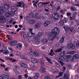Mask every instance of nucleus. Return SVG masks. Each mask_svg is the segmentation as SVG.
I'll list each match as a JSON object with an SVG mask.
<instances>
[{
  "instance_id": "obj_1",
  "label": "nucleus",
  "mask_w": 79,
  "mask_h": 79,
  "mask_svg": "<svg viewBox=\"0 0 79 79\" xmlns=\"http://www.w3.org/2000/svg\"><path fill=\"white\" fill-rule=\"evenodd\" d=\"M56 31L57 32H60L59 28H58V27H56L52 30L50 35V33H48V35H48V36L49 35L48 37V39L49 41H52V40H54L55 38H56V35H57Z\"/></svg>"
},
{
  "instance_id": "obj_2",
  "label": "nucleus",
  "mask_w": 79,
  "mask_h": 79,
  "mask_svg": "<svg viewBox=\"0 0 79 79\" xmlns=\"http://www.w3.org/2000/svg\"><path fill=\"white\" fill-rule=\"evenodd\" d=\"M43 35H44V33L40 32L37 34V37L34 36L33 37V39L35 42L37 44L40 43V41L39 38H40V37H41Z\"/></svg>"
},
{
  "instance_id": "obj_3",
  "label": "nucleus",
  "mask_w": 79,
  "mask_h": 79,
  "mask_svg": "<svg viewBox=\"0 0 79 79\" xmlns=\"http://www.w3.org/2000/svg\"><path fill=\"white\" fill-rule=\"evenodd\" d=\"M11 13L12 14V15H16L18 12V9L16 7L14 6H12L11 8Z\"/></svg>"
},
{
  "instance_id": "obj_4",
  "label": "nucleus",
  "mask_w": 79,
  "mask_h": 79,
  "mask_svg": "<svg viewBox=\"0 0 79 79\" xmlns=\"http://www.w3.org/2000/svg\"><path fill=\"white\" fill-rule=\"evenodd\" d=\"M52 17L55 20H59L60 19V16L56 12L54 13L53 14Z\"/></svg>"
},
{
  "instance_id": "obj_5",
  "label": "nucleus",
  "mask_w": 79,
  "mask_h": 79,
  "mask_svg": "<svg viewBox=\"0 0 79 79\" xmlns=\"http://www.w3.org/2000/svg\"><path fill=\"white\" fill-rule=\"evenodd\" d=\"M67 47L69 49H72V50H74L75 48V46L74 44L70 43H69L67 45Z\"/></svg>"
},
{
  "instance_id": "obj_6",
  "label": "nucleus",
  "mask_w": 79,
  "mask_h": 79,
  "mask_svg": "<svg viewBox=\"0 0 79 79\" xmlns=\"http://www.w3.org/2000/svg\"><path fill=\"white\" fill-rule=\"evenodd\" d=\"M18 4L19 5H17V7H23V8H24L25 7L24 3L23 2H18Z\"/></svg>"
},
{
  "instance_id": "obj_7",
  "label": "nucleus",
  "mask_w": 79,
  "mask_h": 79,
  "mask_svg": "<svg viewBox=\"0 0 79 79\" xmlns=\"http://www.w3.org/2000/svg\"><path fill=\"white\" fill-rule=\"evenodd\" d=\"M35 18H36V19H40L42 18V17L38 13L36 12L35 14Z\"/></svg>"
},
{
  "instance_id": "obj_8",
  "label": "nucleus",
  "mask_w": 79,
  "mask_h": 79,
  "mask_svg": "<svg viewBox=\"0 0 79 79\" xmlns=\"http://www.w3.org/2000/svg\"><path fill=\"white\" fill-rule=\"evenodd\" d=\"M50 3V2H40L39 3L38 5V6H39V7H40V8H41V7H42V6H43V5H47V4H48V3Z\"/></svg>"
},
{
  "instance_id": "obj_9",
  "label": "nucleus",
  "mask_w": 79,
  "mask_h": 79,
  "mask_svg": "<svg viewBox=\"0 0 79 79\" xmlns=\"http://www.w3.org/2000/svg\"><path fill=\"white\" fill-rule=\"evenodd\" d=\"M35 76L32 77V78L34 79H37L39 77V74L37 73H33Z\"/></svg>"
},
{
  "instance_id": "obj_10",
  "label": "nucleus",
  "mask_w": 79,
  "mask_h": 79,
  "mask_svg": "<svg viewBox=\"0 0 79 79\" xmlns=\"http://www.w3.org/2000/svg\"><path fill=\"white\" fill-rule=\"evenodd\" d=\"M31 61L32 63H35L39 62V60L38 59L34 58H31Z\"/></svg>"
},
{
  "instance_id": "obj_11",
  "label": "nucleus",
  "mask_w": 79,
  "mask_h": 79,
  "mask_svg": "<svg viewBox=\"0 0 79 79\" xmlns=\"http://www.w3.org/2000/svg\"><path fill=\"white\" fill-rule=\"evenodd\" d=\"M36 68L35 67L34 65H33L32 64H31V65L30 67L28 68V69L29 70H31V71H35Z\"/></svg>"
},
{
  "instance_id": "obj_12",
  "label": "nucleus",
  "mask_w": 79,
  "mask_h": 79,
  "mask_svg": "<svg viewBox=\"0 0 79 79\" xmlns=\"http://www.w3.org/2000/svg\"><path fill=\"white\" fill-rule=\"evenodd\" d=\"M12 13H11V12H7V13H6L5 14V16H6V17H7V18H8V17H10V16H13Z\"/></svg>"
},
{
  "instance_id": "obj_13",
  "label": "nucleus",
  "mask_w": 79,
  "mask_h": 79,
  "mask_svg": "<svg viewBox=\"0 0 79 79\" xmlns=\"http://www.w3.org/2000/svg\"><path fill=\"white\" fill-rule=\"evenodd\" d=\"M69 75L66 73H64L63 77L60 78V79H69Z\"/></svg>"
},
{
  "instance_id": "obj_14",
  "label": "nucleus",
  "mask_w": 79,
  "mask_h": 79,
  "mask_svg": "<svg viewBox=\"0 0 79 79\" xmlns=\"http://www.w3.org/2000/svg\"><path fill=\"white\" fill-rule=\"evenodd\" d=\"M41 27V23H37L35 24V25L34 26V28H37Z\"/></svg>"
},
{
  "instance_id": "obj_15",
  "label": "nucleus",
  "mask_w": 79,
  "mask_h": 79,
  "mask_svg": "<svg viewBox=\"0 0 79 79\" xmlns=\"http://www.w3.org/2000/svg\"><path fill=\"white\" fill-rule=\"evenodd\" d=\"M28 23L30 24H31V25H33L35 23V20L33 19L30 20Z\"/></svg>"
},
{
  "instance_id": "obj_16",
  "label": "nucleus",
  "mask_w": 79,
  "mask_h": 79,
  "mask_svg": "<svg viewBox=\"0 0 79 79\" xmlns=\"http://www.w3.org/2000/svg\"><path fill=\"white\" fill-rule=\"evenodd\" d=\"M6 20V18L4 16H0V21L2 22H4Z\"/></svg>"
},
{
  "instance_id": "obj_17",
  "label": "nucleus",
  "mask_w": 79,
  "mask_h": 79,
  "mask_svg": "<svg viewBox=\"0 0 79 79\" xmlns=\"http://www.w3.org/2000/svg\"><path fill=\"white\" fill-rule=\"evenodd\" d=\"M23 45L21 44H18L16 46L18 50H21Z\"/></svg>"
},
{
  "instance_id": "obj_18",
  "label": "nucleus",
  "mask_w": 79,
  "mask_h": 79,
  "mask_svg": "<svg viewBox=\"0 0 79 79\" xmlns=\"http://www.w3.org/2000/svg\"><path fill=\"white\" fill-rule=\"evenodd\" d=\"M35 34V33H32V32L31 33V32H28L27 33V35L29 37H33V35H34Z\"/></svg>"
},
{
  "instance_id": "obj_19",
  "label": "nucleus",
  "mask_w": 79,
  "mask_h": 79,
  "mask_svg": "<svg viewBox=\"0 0 79 79\" xmlns=\"http://www.w3.org/2000/svg\"><path fill=\"white\" fill-rule=\"evenodd\" d=\"M4 11V7L3 6L0 7V15L3 13Z\"/></svg>"
},
{
  "instance_id": "obj_20",
  "label": "nucleus",
  "mask_w": 79,
  "mask_h": 79,
  "mask_svg": "<svg viewBox=\"0 0 79 79\" xmlns=\"http://www.w3.org/2000/svg\"><path fill=\"white\" fill-rule=\"evenodd\" d=\"M41 42L43 44H46L48 42V40L45 38L44 39L41 40Z\"/></svg>"
},
{
  "instance_id": "obj_21",
  "label": "nucleus",
  "mask_w": 79,
  "mask_h": 79,
  "mask_svg": "<svg viewBox=\"0 0 79 79\" xmlns=\"http://www.w3.org/2000/svg\"><path fill=\"white\" fill-rule=\"evenodd\" d=\"M4 8L6 10H8L10 8V5L8 4H6L4 5Z\"/></svg>"
},
{
  "instance_id": "obj_22",
  "label": "nucleus",
  "mask_w": 79,
  "mask_h": 79,
  "mask_svg": "<svg viewBox=\"0 0 79 79\" xmlns=\"http://www.w3.org/2000/svg\"><path fill=\"white\" fill-rule=\"evenodd\" d=\"M2 77L3 79H9L10 78L9 76L5 74H2Z\"/></svg>"
},
{
  "instance_id": "obj_23",
  "label": "nucleus",
  "mask_w": 79,
  "mask_h": 79,
  "mask_svg": "<svg viewBox=\"0 0 79 79\" xmlns=\"http://www.w3.org/2000/svg\"><path fill=\"white\" fill-rule=\"evenodd\" d=\"M50 24H51V22H50L47 21L44 23V26H46V27H47V26H48V25Z\"/></svg>"
},
{
  "instance_id": "obj_24",
  "label": "nucleus",
  "mask_w": 79,
  "mask_h": 79,
  "mask_svg": "<svg viewBox=\"0 0 79 79\" xmlns=\"http://www.w3.org/2000/svg\"><path fill=\"white\" fill-rule=\"evenodd\" d=\"M34 55L35 56H38L40 55V54L36 51H35L34 52Z\"/></svg>"
},
{
  "instance_id": "obj_25",
  "label": "nucleus",
  "mask_w": 79,
  "mask_h": 79,
  "mask_svg": "<svg viewBox=\"0 0 79 79\" xmlns=\"http://www.w3.org/2000/svg\"><path fill=\"white\" fill-rule=\"evenodd\" d=\"M27 55L26 54H24L23 55L21 56L20 57L23 59H24V60H26L27 59L26 58H27Z\"/></svg>"
},
{
  "instance_id": "obj_26",
  "label": "nucleus",
  "mask_w": 79,
  "mask_h": 79,
  "mask_svg": "<svg viewBox=\"0 0 79 79\" xmlns=\"http://www.w3.org/2000/svg\"><path fill=\"white\" fill-rule=\"evenodd\" d=\"M40 71L44 73H46V69L44 68H42L40 69Z\"/></svg>"
},
{
  "instance_id": "obj_27",
  "label": "nucleus",
  "mask_w": 79,
  "mask_h": 79,
  "mask_svg": "<svg viewBox=\"0 0 79 79\" xmlns=\"http://www.w3.org/2000/svg\"><path fill=\"white\" fill-rule=\"evenodd\" d=\"M17 44V41H13L10 43V44L11 45H12V46L15 45H16V44Z\"/></svg>"
},
{
  "instance_id": "obj_28",
  "label": "nucleus",
  "mask_w": 79,
  "mask_h": 79,
  "mask_svg": "<svg viewBox=\"0 0 79 79\" xmlns=\"http://www.w3.org/2000/svg\"><path fill=\"white\" fill-rule=\"evenodd\" d=\"M23 37L24 38V39L26 40V41H29V38H27V35L26 34L23 35Z\"/></svg>"
},
{
  "instance_id": "obj_29",
  "label": "nucleus",
  "mask_w": 79,
  "mask_h": 79,
  "mask_svg": "<svg viewBox=\"0 0 79 79\" xmlns=\"http://www.w3.org/2000/svg\"><path fill=\"white\" fill-rule=\"evenodd\" d=\"M51 52L48 54L49 55H50L51 56H53V54H54V52H53V50L51 49L50 50Z\"/></svg>"
},
{
  "instance_id": "obj_30",
  "label": "nucleus",
  "mask_w": 79,
  "mask_h": 79,
  "mask_svg": "<svg viewBox=\"0 0 79 79\" xmlns=\"http://www.w3.org/2000/svg\"><path fill=\"white\" fill-rule=\"evenodd\" d=\"M65 37L64 36H63L60 40V43H63L64 42V38Z\"/></svg>"
},
{
  "instance_id": "obj_31",
  "label": "nucleus",
  "mask_w": 79,
  "mask_h": 79,
  "mask_svg": "<svg viewBox=\"0 0 79 79\" xmlns=\"http://www.w3.org/2000/svg\"><path fill=\"white\" fill-rule=\"evenodd\" d=\"M73 58L74 59L77 60V59H78V58H79V56L77 54H76L73 56Z\"/></svg>"
},
{
  "instance_id": "obj_32",
  "label": "nucleus",
  "mask_w": 79,
  "mask_h": 79,
  "mask_svg": "<svg viewBox=\"0 0 79 79\" xmlns=\"http://www.w3.org/2000/svg\"><path fill=\"white\" fill-rule=\"evenodd\" d=\"M59 60L61 61H63L64 60H65V59L63 57H60L59 58Z\"/></svg>"
},
{
  "instance_id": "obj_33",
  "label": "nucleus",
  "mask_w": 79,
  "mask_h": 79,
  "mask_svg": "<svg viewBox=\"0 0 79 79\" xmlns=\"http://www.w3.org/2000/svg\"><path fill=\"white\" fill-rule=\"evenodd\" d=\"M66 54V53L65 52V51H63V52H61L60 53V55L61 56H64Z\"/></svg>"
},
{
  "instance_id": "obj_34",
  "label": "nucleus",
  "mask_w": 79,
  "mask_h": 79,
  "mask_svg": "<svg viewBox=\"0 0 79 79\" xmlns=\"http://www.w3.org/2000/svg\"><path fill=\"white\" fill-rule=\"evenodd\" d=\"M63 72H60L59 73V76H56V77H61L63 76Z\"/></svg>"
},
{
  "instance_id": "obj_35",
  "label": "nucleus",
  "mask_w": 79,
  "mask_h": 79,
  "mask_svg": "<svg viewBox=\"0 0 79 79\" xmlns=\"http://www.w3.org/2000/svg\"><path fill=\"white\" fill-rule=\"evenodd\" d=\"M70 10L72 11H76V10L77 9H76V7L72 6L70 8Z\"/></svg>"
},
{
  "instance_id": "obj_36",
  "label": "nucleus",
  "mask_w": 79,
  "mask_h": 79,
  "mask_svg": "<svg viewBox=\"0 0 79 79\" xmlns=\"http://www.w3.org/2000/svg\"><path fill=\"white\" fill-rule=\"evenodd\" d=\"M40 64L41 65H42L44 64V62L42 58L40 59Z\"/></svg>"
},
{
  "instance_id": "obj_37",
  "label": "nucleus",
  "mask_w": 79,
  "mask_h": 79,
  "mask_svg": "<svg viewBox=\"0 0 79 79\" xmlns=\"http://www.w3.org/2000/svg\"><path fill=\"white\" fill-rule=\"evenodd\" d=\"M21 66H22V67H23V68H27V65L23 63L21 64Z\"/></svg>"
},
{
  "instance_id": "obj_38",
  "label": "nucleus",
  "mask_w": 79,
  "mask_h": 79,
  "mask_svg": "<svg viewBox=\"0 0 79 79\" xmlns=\"http://www.w3.org/2000/svg\"><path fill=\"white\" fill-rule=\"evenodd\" d=\"M66 57L67 58L68 60L69 59H71V58H73V56L71 55H68L66 56Z\"/></svg>"
},
{
  "instance_id": "obj_39",
  "label": "nucleus",
  "mask_w": 79,
  "mask_h": 79,
  "mask_svg": "<svg viewBox=\"0 0 79 79\" xmlns=\"http://www.w3.org/2000/svg\"><path fill=\"white\" fill-rule=\"evenodd\" d=\"M46 59L50 63L52 64V61H51V60L50 59L48 58L47 57H46Z\"/></svg>"
},
{
  "instance_id": "obj_40",
  "label": "nucleus",
  "mask_w": 79,
  "mask_h": 79,
  "mask_svg": "<svg viewBox=\"0 0 79 79\" xmlns=\"http://www.w3.org/2000/svg\"><path fill=\"white\" fill-rule=\"evenodd\" d=\"M69 29L70 31L72 32H75V30H74V28L73 27H70Z\"/></svg>"
},
{
  "instance_id": "obj_41",
  "label": "nucleus",
  "mask_w": 79,
  "mask_h": 79,
  "mask_svg": "<svg viewBox=\"0 0 79 79\" xmlns=\"http://www.w3.org/2000/svg\"><path fill=\"white\" fill-rule=\"evenodd\" d=\"M64 23V22H63V21H62L61 20L60 21L59 23V25H60V26H62V25H63V24Z\"/></svg>"
},
{
  "instance_id": "obj_42",
  "label": "nucleus",
  "mask_w": 79,
  "mask_h": 79,
  "mask_svg": "<svg viewBox=\"0 0 79 79\" xmlns=\"http://www.w3.org/2000/svg\"><path fill=\"white\" fill-rule=\"evenodd\" d=\"M68 19L66 18L64 19L63 20L64 23H67V21H68Z\"/></svg>"
},
{
  "instance_id": "obj_43",
  "label": "nucleus",
  "mask_w": 79,
  "mask_h": 79,
  "mask_svg": "<svg viewBox=\"0 0 79 79\" xmlns=\"http://www.w3.org/2000/svg\"><path fill=\"white\" fill-rule=\"evenodd\" d=\"M76 13H74L73 14L72 17L74 19H76Z\"/></svg>"
},
{
  "instance_id": "obj_44",
  "label": "nucleus",
  "mask_w": 79,
  "mask_h": 79,
  "mask_svg": "<svg viewBox=\"0 0 79 79\" xmlns=\"http://www.w3.org/2000/svg\"><path fill=\"white\" fill-rule=\"evenodd\" d=\"M18 79H22L23 78V76L22 75H19L18 76Z\"/></svg>"
},
{
  "instance_id": "obj_45",
  "label": "nucleus",
  "mask_w": 79,
  "mask_h": 79,
  "mask_svg": "<svg viewBox=\"0 0 79 79\" xmlns=\"http://www.w3.org/2000/svg\"><path fill=\"white\" fill-rule=\"evenodd\" d=\"M62 51V49L59 48L58 49L56 50H55L56 52H61Z\"/></svg>"
},
{
  "instance_id": "obj_46",
  "label": "nucleus",
  "mask_w": 79,
  "mask_h": 79,
  "mask_svg": "<svg viewBox=\"0 0 79 79\" xmlns=\"http://www.w3.org/2000/svg\"><path fill=\"white\" fill-rule=\"evenodd\" d=\"M14 72H15V73H16V74H19L18 72V71L15 68L14 69Z\"/></svg>"
},
{
  "instance_id": "obj_47",
  "label": "nucleus",
  "mask_w": 79,
  "mask_h": 79,
  "mask_svg": "<svg viewBox=\"0 0 79 79\" xmlns=\"http://www.w3.org/2000/svg\"><path fill=\"white\" fill-rule=\"evenodd\" d=\"M3 53L4 54H5V55H8V54H9V52H8V51L6 50L3 52Z\"/></svg>"
},
{
  "instance_id": "obj_48",
  "label": "nucleus",
  "mask_w": 79,
  "mask_h": 79,
  "mask_svg": "<svg viewBox=\"0 0 79 79\" xmlns=\"http://www.w3.org/2000/svg\"><path fill=\"white\" fill-rule=\"evenodd\" d=\"M63 28L64 29L65 31H69V29H68V28L67 27H63Z\"/></svg>"
},
{
  "instance_id": "obj_49",
  "label": "nucleus",
  "mask_w": 79,
  "mask_h": 79,
  "mask_svg": "<svg viewBox=\"0 0 79 79\" xmlns=\"http://www.w3.org/2000/svg\"><path fill=\"white\" fill-rule=\"evenodd\" d=\"M48 8L49 10H52L53 9V7H52L50 6H48Z\"/></svg>"
},
{
  "instance_id": "obj_50",
  "label": "nucleus",
  "mask_w": 79,
  "mask_h": 79,
  "mask_svg": "<svg viewBox=\"0 0 79 79\" xmlns=\"http://www.w3.org/2000/svg\"><path fill=\"white\" fill-rule=\"evenodd\" d=\"M44 79H50V78L49 76H46L45 77Z\"/></svg>"
},
{
  "instance_id": "obj_51",
  "label": "nucleus",
  "mask_w": 79,
  "mask_h": 79,
  "mask_svg": "<svg viewBox=\"0 0 79 79\" xmlns=\"http://www.w3.org/2000/svg\"><path fill=\"white\" fill-rule=\"evenodd\" d=\"M34 0L32 2L33 3H35V2L36 4H37V3L39 2V1L38 0Z\"/></svg>"
},
{
  "instance_id": "obj_52",
  "label": "nucleus",
  "mask_w": 79,
  "mask_h": 79,
  "mask_svg": "<svg viewBox=\"0 0 79 79\" xmlns=\"http://www.w3.org/2000/svg\"><path fill=\"white\" fill-rule=\"evenodd\" d=\"M28 53L29 54V55H33V53H34V52H33V51H30Z\"/></svg>"
},
{
  "instance_id": "obj_53",
  "label": "nucleus",
  "mask_w": 79,
  "mask_h": 79,
  "mask_svg": "<svg viewBox=\"0 0 79 79\" xmlns=\"http://www.w3.org/2000/svg\"><path fill=\"white\" fill-rule=\"evenodd\" d=\"M74 53H75V52L74 51H71L69 52V54H73Z\"/></svg>"
},
{
  "instance_id": "obj_54",
  "label": "nucleus",
  "mask_w": 79,
  "mask_h": 79,
  "mask_svg": "<svg viewBox=\"0 0 79 79\" xmlns=\"http://www.w3.org/2000/svg\"><path fill=\"white\" fill-rule=\"evenodd\" d=\"M5 59L6 60H9L10 59V58L9 57H5Z\"/></svg>"
},
{
  "instance_id": "obj_55",
  "label": "nucleus",
  "mask_w": 79,
  "mask_h": 79,
  "mask_svg": "<svg viewBox=\"0 0 79 79\" xmlns=\"http://www.w3.org/2000/svg\"><path fill=\"white\" fill-rule=\"evenodd\" d=\"M77 47H79V41H78L77 43L76 44Z\"/></svg>"
},
{
  "instance_id": "obj_56",
  "label": "nucleus",
  "mask_w": 79,
  "mask_h": 79,
  "mask_svg": "<svg viewBox=\"0 0 79 79\" xmlns=\"http://www.w3.org/2000/svg\"><path fill=\"white\" fill-rule=\"evenodd\" d=\"M61 43H59L57 45V47H61Z\"/></svg>"
},
{
  "instance_id": "obj_57",
  "label": "nucleus",
  "mask_w": 79,
  "mask_h": 79,
  "mask_svg": "<svg viewBox=\"0 0 79 79\" xmlns=\"http://www.w3.org/2000/svg\"><path fill=\"white\" fill-rule=\"evenodd\" d=\"M16 55L17 56H20V53L19 52H17Z\"/></svg>"
},
{
  "instance_id": "obj_58",
  "label": "nucleus",
  "mask_w": 79,
  "mask_h": 79,
  "mask_svg": "<svg viewBox=\"0 0 79 79\" xmlns=\"http://www.w3.org/2000/svg\"><path fill=\"white\" fill-rule=\"evenodd\" d=\"M8 37L9 39V40H12V37L10 35H8Z\"/></svg>"
},
{
  "instance_id": "obj_59",
  "label": "nucleus",
  "mask_w": 79,
  "mask_h": 79,
  "mask_svg": "<svg viewBox=\"0 0 79 79\" xmlns=\"http://www.w3.org/2000/svg\"><path fill=\"white\" fill-rule=\"evenodd\" d=\"M55 65L56 66H57V67H58V68H59V67L60 66V65H59V64H58V63H56L55 64Z\"/></svg>"
},
{
  "instance_id": "obj_60",
  "label": "nucleus",
  "mask_w": 79,
  "mask_h": 79,
  "mask_svg": "<svg viewBox=\"0 0 79 79\" xmlns=\"http://www.w3.org/2000/svg\"><path fill=\"white\" fill-rule=\"evenodd\" d=\"M41 50H45V47L44 46H43L41 47Z\"/></svg>"
},
{
  "instance_id": "obj_61",
  "label": "nucleus",
  "mask_w": 79,
  "mask_h": 79,
  "mask_svg": "<svg viewBox=\"0 0 79 79\" xmlns=\"http://www.w3.org/2000/svg\"><path fill=\"white\" fill-rule=\"evenodd\" d=\"M24 77H26V78H27V77H28V74H25Z\"/></svg>"
},
{
  "instance_id": "obj_62",
  "label": "nucleus",
  "mask_w": 79,
  "mask_h": 79,
  "mask_svg": "<svg viewBox=\"0 0 79 79\" xmlns=\"http://www.w3.org/2000/svg\"><path fill=\"white\" fill-rule=\"evenodd\" d=\"M8 69H9V68L8 67L6 68H5L4 69V71H8Z\"/></svg>"
},
{
  "instance_id": "obj_63",
  "label": "nucleus",
  "mask_w": 79,
  "mask_h": 79,
  "mask_svg": "<svg viewBox=\"0 0 79 79\" xmlns=\"http://www.w3.org/2000/svg\"><path fill=\"white\" fill-rule=\"evenodd\" d=\"M32 30H33V29L32 28H30L29 29V31H30V32H31V33L32 32Z\"/></svg>"
},
{
  "instance_id": "obj_64",
  "label": "nucleus",
  "mask_w": 79,
  "mask_h": 79,
  "mask_svg": "<svg viewBox=\"0 0 79 79\" xmlns=\"http://www.w3.org/2000/svg\"><path fill=\"white\" fill-rule=\"evenodd\" d=\"M26 19L27 21H28V20H29V19H30V18L28 16L26 17Z\"/></svg>"
}]
</instances>
